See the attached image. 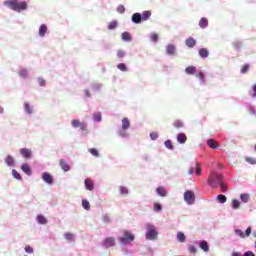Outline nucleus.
I'll return each mask as SVG.
<instances>
[{"label": "nucleus", "instance_id": "obj_1", "mask_svg": "<svg viewBox=\"0 0 256 256\" xmlns=\"http://www.w3.org/2000/svg\"><path fill=\"white\" fill-rule=\"evenodd\" d=\"M4 5L12 9V11H17V13H21V11H25L27 9V2L19 0H6L4 1Z\"/></svg>", "mask_w": 256, "mask_h": 256}, {"label": "nucleus", "instance_id": "obj_2", "mask_svg": "<svg viewBox=\"0 0 256 256\" xmlns=\"http://www.w3.org/2000/svg\"><path fill=\"white\" fill-rule=\"evenodd\" d=\"M223 181V175L213 172L208 178L210 187H217Z\"/></svg>", "mask_w": 256, "mask_h": 256}, {"label": "nucleus", "instance_id": "obj_3", "mask_svg": "<svg viewBox=\"0 0 256 256\" xmlns=\"http://www.w3.org/2000/svg\"><path fill=\"white\" fill-rule=\"evenodd\" d=\"M118 239L122 245H128V243L135 241V235L127 230H124L123 236L119 237Z\"/></svg>", "mask_w": 256, "mask_h": 256}, {"label": "nucleus", "instance_id": "obj_4", "mask_svg": "<svg viewBox=\"0 0 256 256\" xmlns=\"http://www.w3.org/2000/svg\"><path fill=\"white\" fill-rule=\"evenodd\" d=\"M147 230L148 231L146 232V239H148V241H155V239H157V235H159V233L155 229V226L148 225Z\"/></svg>", "mask_w": 256, "mask_h": 256}, {"label": "nucleus", "instance_id": "obj_5", "mask_svg": "<svg viewBox=\"0 0 256 256\" xmlns=\"http://www.w3.org/2000/svg\"><path fill=\"white\" fill-rule=\"evenodd\" d=\"M71 125L74 129L80 128V131H85L86 133H89V131L87 130V124L81 122L80 120L73 119L71 121Z\"/></svg>", "mask_w": 256, "mask_h": 256}, {"label": "nucleus", "instance_id": "obj_6", "mask_svg": "<svg viewBox=\"0 0 256 256\" xmlns=\"http://www.w3.org/2000/svg\"><path fill=\"white\" fill-rule=\"evenodd\" d=\"M184 200L186 203H188V205H193L195 203V192L187 190L184 193Z\"/></svg>", "mask_w": 256, "mask_h": 256}, {"label": "nucleus", "instance_id": "obj_7", "mask_svg": "<svg viewBox=\"0 0 256 256\" xmlns=\"http://www.w3.org/2000/svg\"><path fill=\"white\" fill-rule=\"evenodd\" d=\"M115 244H116L115 237H107L102 242V245H103V247H105V249L115 247Z\"/></svg>", "mask_w": 256, "mask_h": 256}, {"label": "nucleus", "instance_id": "obj_8", "mask_svg": "<svg viewBox=\"0 0 256 256\" xmlns=\"http://www.w3.org/2000/svg\"><path fill=\"white\" fill-rule=\"evenodd\" d=\"M235 234L240 237V239H245V237H249V235H251V226H249L245 232L241 229H235Z\"/></svg>", "mask_w": 256, "mask_h": 256}, {"label": "nucleus", "instance_id": "obj_9", "mask_svg": "<svg viewBox=\"0 0 256 256\" xmlns=\"http://www.w3.org/2000/svg\"><path fill=\"white\" fill-rule=\"evenodd\" d=\"M42 179L48 185H53V176H51V174H49L48 172L42 173Z\"/></svg>", "mask_w": 256, "mask_h": 256}, {"label": "nucleus", "instance_id": "obj_10", "mask_svg": "<svg viewBox=\"0 0 256 256\" xmlns=\"http://www.w3.org/2000/svg\"><path fill=\"white\" fill-rule=\"evenodd\" d=\"M59 165H60L62 171H65V172L71 171V166H69V164L67 163V160L60 159Z\"/></svg>", "mask_w": 256, "mask_h": 256}, {"label": "nucleus", "instance_id": "obj_11", "mask_svg": "<svg viewBox=\"0 0 256 256\" xmlns=\"http://www.w3.org/2000/svg\"><path fill=\"white\" fill-rule=\"evenodd\" d=\"M20 154L22 155V157H24L25 159H31V149L28 148H22L20 149Z\"/></svg>", "mask_w": 256, "mask_h": 256}, {"label": "nucleus", "instance_id": "obj_12", "mask_svg": "<svg viewBox=\"0 0 256 256\" xmlns=\"http://www.w3.org/2000/svg\"><path fill=\"white\" fill-rule=\"evenodd\" d=\"M200 249H202V251H204L205 253H209V243H207V241L202 240L198 243Z\"/></svg>", "mask_w": 256, "mask_h": 256}, {"label": "nucleus", "instance_id": "obj_13", "mask_svg": "<svg viewBox=\"0 0 256 256\" xmlns=\"http://www.w3.org/2000/svg\"><path fill=\"white\" fill-rule=\"evenodd\" d=\"M85 183V187L88 191H93V189H95V184L93 183V181L89 178L85 179L84 181Z\"/></svg>", "mask_w": 256, "mask_h": 256}, {"label": "nucleus", "instance_id": "obj_14", "mask_svg": "<svg viewBox=\"0 0 256 256\" xmlns=\"http://www.w3.org/2000/svg\"><path fill=\"white\" fill-rule=\"evenodd\" d=\"M131 127V122L129 121V118H123L122 119V129L123 131H127Z\"/></svg>", "mask_w": 256, "mask_h": 256}, {"label": "nucleus", "instance_id": "obj_15", "mask_svg": "<svg viewBox=\"0 0 256 256\" xmlns=\"http://www.w3.org/2000/svg\"><path fill=\"white\" fill-rule=\"evenodd\" d=\"M132 21H133V23H136V25H139V23H141V21H143L142 18H141V14L140 13H134L132 15Z\"/></svg>", "mask_w": 256, "mask_h": 256}, {"label": "nucleus", "instance_id": "obj_16", "mask_svg": "<svg viewBox=\"0 0 256 256\" xmlns=\"http://www.w3.org/2000/svg\"><path fill=\"white\" fill-rule=\"evenodd\" d=\"M199 56L202 58V59H207V57H209V50L207 48H201L199 50Z\"/></svg>", "mask_w": 256, "mask_h": 256}, {"label": "nucleus", "instance_id": "obj_17", "mask_svg": "<svg viewBox=\"0 0 256 256\" xmlns=\"http://www.w3.org/2000/svg\"><path fill=\"white\" fill-rule=\"evenodd\" d=\"M185 73L187 75H195V73H197V67H195V66H188L185 69Z\"/></svg>", "mask_w": 256, "mask_h": 256}, {"label": "nucleus", "instance_id": "obj_18", "mask_svg": "<svg viewBox=\"0 0 256 256\" xmlns=\"http://www.w3.org/2000/svg\"><path fill=\"white\" fill-rule=\"evenodd\" d=\"M185 43H186V45H187L190 49L193 48V47H195V45H197V41H196L194 38H192V37L186 39Z\"/></svg>", "mask_w": 256, "mask_h": 256}, {"label": "nucleus", "instance_id": "obj_19", "mask_svg": "<svg viewBox=\"0 0 256 256\" xmlns=\"http://www.w3.org/2000/svg\"><path fill=\"white\" fill-rule=\"evenodd\" d=\"M156 192L160 197H167V190L164 187L156 188Z\"/></svg>", "mask_w": 256, "mask_h": 256}, {"label": "nucleus", "instance_id": "obj_20", "mask_svg": "<svg viewBox=\"0 0 256 256\" xmlns=\"http://www.w3.org/2000/svg\"><path fill=\"white\" fill-rule=\"evenodd\" d=\"M209 26V20L207 18H201L199 21V27H201V29H205V27Z\"/></svg>", "mask_w": 256, "mask_h": 256}, {"label": "nucleus", "instance_id": "obj_21", "mask_svg": "<svg viewBox=\"0 0 256 256\" xmlns=\"http://www.w3.org/2000/svg\"><path fill=\"white\" fill-rule=\"evenodd\" d=\"M177 141L178 143H186L187 142V135H185V133H180L177 136Z\"/></svg>", "mask_w": 256, "mask_h": 256}, {"label": "nucleus", "instance_id": "obj_22", "mask_svg": "<svg viewBox=\"0 0 256 256\" xmlns=\"http://www.w3.org/2000/svg\"><path fill=\"white\" fill-rule=\"evenodd\" d=\"M5 163L8 165V167H13L15 165V159L13 156H7L5 159Z\"/></svg>", "mask_w": 256, "mask_h": 256}, {"label": "nucleus", "instance_id": "obj_23", "mask_svg": "<svg viewBox=\"0 0 256 256\" xmlns=\"http://www.w3.org/2000/svg\"><path fill=\"white\" fill-rule=\"evenodd\" d=\"M207 145H208V147H210L211 149H217V147H219V146L217 145V141H215L214 139H209V140L207 141Z\"/></svg>", "mask_w": 256, "mask_h": 256}, {"label": "nucleus", "instance_id": "obj_24", "mask_svg": "<svg viewBox=\"0 0 256 256\" xmlns=\"http://www.w3.org/2000/svg\"><path fill=\"white\" fill-rule=\"evenodd\" d=\"M166 53L168 55H175V46L173 44H170L166 47Z\"/></svg>", "mask_w": 256, "mask_h": 256}, {"label": "nucleus", "instance_id": "obj_25", "mask_svg": "<svg viewBox=\"0 0 256 256\" xmlns=\"http://www.w3.org/2000/svg\"><path fill=\"white\" fill-rule=\"evenodd\" d=\"M45 33H47V25L42 24L39 28L40 37H45Z\"/></svg>", "mask_w": 256, "mask_h": 256}, {"label": "nucleus", "instance_id": "obj_26", "mask_svg": "<svg viewBox=\"0 0 256 256\" xmlns=\"http://www.w3.org/2000/svg\"><path fill=\"white\" fill-rule=\"evenodd\" d=\"M150 17H151V11H144L141 15L142 21H149Z\"/></svg>", "mask_w": 256, "mask_h": 256}, {"label": "nucleus", "instance_id": "obj_27", "mask_svg": "<svg viewBox=\"0 0 256 256\" xmlns=\"http://www.w3.org/2000/svg\"><path fill=\"white\" fill-rule=\"evenodd\" d=\"M177 240L179 241V243H185L186 241V236L183 232H178L177 233Z\"/></svg>", "mask_w": 256, "mask_h": 256}, {"label": "nucleus", "instance_id": "obj_28", "mask_svg": "<svg viewBox=\"0 0 256 256\" xmlns=\"http://www.w3.org/2000/svg\"><path fill=\"white\" fill-rule=\"evenodd\" d=\"M173 126H174L176 129H183L184 124H183V121H181V120H175V121L173 122Z\"/></svg>", "mask_w": 256, "mask_h": 256}, {"label": "nucleus", "instance_id": "obj_29", "mask_svg": "<svg viewBox=\"0 0 256 256\" xmlns=\"http://www.w3.org/2000/svg\"><path fill=\"white\" fill-rule=\"evenodd\" d=\"M37 221L40 223V225H45L47 223V218H45L43 215H38Z\"/></svg>", "mask_w": 256, "mask_h": 256}, {"label": "nucleus", "instance_id": "obj_30", "mask_svg": "<svg viewBox=\"0 0 256 256\" xmlns=\"http://www.w3.org/2000/svg\"><path fill=\"white\" fill-rule=\"evenodd\" d=\"M21 169L26 173V175H31V167H29L27 164H23Z\"/></svg>", "mask_w": 256, "mask_h": 256}, {"label": "nucleus", "instance_id": "obj_31", "mask_svg": "<svg viewBox=\"0 0 256 256\" xmlns=\"http://www.w3.org/2000/svg\"><path fill=\"white\" fill-rule=\"evenodd\" d=\"M231 205L232 209H239V207H241V202H239L237 199H233Z\"/></svg>", "mask_w": 256, "mask_h": 256}, {"label": "nucleus", "instance_id": "obj_32", "mask_svg": "<svg viewBox=\"0 0 256 256\" xmlns=\"http://www.w3.org/2000/svg\"><path fill=\"white\" fill-rule=\"evenodd\" d=\"M64 237H65L66 241H73V239H75V235L71 232L65 233Z\"/></svg>", "mask_w": 256, "mask_h": 256}, {"label": "nucleus", "instance_id": "obj_33", "mask_svg": "<svg viewBox=\"0 0 256 256\" xmlns=\"http://www.w3.org/2000/svg\"><path fill=\"white\" fill-rule=\"evenodd\" d=\"M121 37L123 41H131V34L129 32H123Z\"/></svg>", "mask_w": 256, "mask_h": 256}, {"label": "nucleus", "instance_id": "obj_34", "mask_svg": "<svg viewBox=\"0 0 256 256\" xmlns=\"http://www.w3.org/2000/svg\"><path fill=\"white\" fill-rule=\"evenodd\" d=\"M82 207L86 211H89L91 209V204L87 200H82Z\"/></svg>", "mask_w": 256, "mask_h": 256}, {"label": "nucleus", "instance_id": "obj_35", "mask_svg": "<svg viewBox=\"0 0 256 256\" xmlns=\"http://www.w3.org/2000/svg\"><path fill=\"white\" fill-rule=\"evenodd\" d=\"M188 251L189 253H191L192 255H195L197 253V248L195 247V245H188Z\"/></svg>", "mask_w": 256, "mask_h": 256}, {"label": "nucleus", "instance_id": "obj_36", "mask_svg": "<svg viewBox=\"0 0 256 256\" xmlns=\"http://www.w3.org/2000/svg\"><path fill=\"white\" fill-rule=\"evenodd\" d=\"M217 200L219 201V203H227V197L223 194L218 195Z\"/></svg>", "mask_w": 256, "mask_h": 256}, {"label": "nucleus", "instance_id": "obj_37", "mask_svg": "<svg viewBox=\"0 0 256 256\" xmlns=\"http://www.w3.org/2000/svg\"><path fill=\"white\" fill-rule=\"evenodd\" d=\"M108 29L111 31L113 29H117V21H112L108 25Z\"/></svg>", "mask_w": 256, "mask_h": 256}, {"label": "nucleus", "instance_id": "obj_38", "mask_svg": "<svg viewBox=\"0 0 256 256\" xmlns=\"http://www.w3.org/2000/svg\"><path fill=\"white\" fill-rule=\"evenodd\" d=\"M89 153H91V155H93L94 157H99V151L95 148H90Z\"/></svg>", "mask_w": 256, "mask_h": 256}, {"label": "nucleus", "instance_id": "obj_39", "mask_svg": "<svg viewBox=\"0 0 256 256\" xmlns=\"http://www.w3.org/2000/svg\"><path fill=\"white\" fill-rule=\"evenodd\" d=\"M162 209H163V206H161L159 202L154 203V211L159 212V211H162Z\"/></svg>", "mask_w": 256, "mask_h": 256}, {"label": "nucleus", "instance_id": "obj_40", "mask_svg": "<svg viewBox=\"0 0 256 256\" xmlns=\"http://www.w3.org/2000/svg\"><path fill=\"white\" fill-rule=\"evenodd\" d=\"M119 191L122 195H127L129 193V190L125 186H120Z\"/></svg>", "mask_w": 256, "mask_h": 256}, {"label": "nucleus", "instance_id": "obj_41", "mask_svg": "<svg viewBox=\"0 0 256 256\" xmlns=\"http://www.w3.org/2000/svg\"><path fill=\"white\" fill-rule=\"evenodd\" d=\"M93 119H94V121H96L98 123L101 122V113L100 112L95 113L93 115Z\"/></svg>", "mask_w": 256, "mask_h": 256}, {"label": "nucleus", "instance_id": "obj_42", "mask_svg": "<svg viewBox=\"0 0 256 256\" xmlns=\"http://www.w3.org/2000/svg\"><path fill=\"white\" fill-rule=\"evenodd\" d=\"M221 188L222 193L227 192V184H225L223 181L218 184Z\"/></svg>", "mask_w": 256, "mask_h": 256}, {"label": "nucleus", "instance_id": "obj_43", "mask_svg": "<svg viewBox=\"0 0 256 256\" xmlns=\"http://www.w3.org/2000/svg\"><path fill=\"white\" fill-rule=\"evenodd\" d=\"M240 199L243 203H247L249 201V196L248 194H241Z\"/></svg>", "mask_w": 256, "mask_h": 256}, {"label": "nucleus", "instance_id": "obj_44", "mask_svg": "<svg viewBox=\"0 0 256 256\" xmlns=\"http://www.w3.org/2000/svg\"><path fill=\"white\" fill-rule=\"evenodd\" d=\"M197 79H200L202 83H205V74L203 72H199L196 74Z\"/></svg>", "mask_w": 256, "mask_h": 256}, {"label": "nucleus", "instance_id": "obj_45", "mask_svg": "<svg viewBox=\"0 0 256 256\" xmlns=\"http://www.w3.org/2000/svg\"><path fill=\"white\" fill-rule=\"evenodd\" d=\"M24 109H25L26 113H28L29 115H31V113H33V111L31 110V106L29 105V103H25V104H24Z\"/></svg>", "mask_w": 256, "mask_h": 256}, {"label": "nucleus", "instance_id": "obj_46", "mask_svg": "<svg viewBox=\"0 0 256 256\" xmlns=\"http://www.w3.org/2000/svg\"><path fill=\"white\" fill-rule=\"evenodd\" d=\"M247 71H249V64L243 65L240 69V73L242 74L247 73Z\"/></svg>", "mask_w": 256, "mask_h": 256}, {"label": "nucleus", "instance_id": "obj_47", "mask_svg": "<svg viewBox=\"0 0 256 256\" xmlns=\"http://www.w3.org/2000/svg\"><path fill=\"white\" fill-rule=\"evenodd\" d=\"M117 69H119L120 71H127V66L125 65V63H119L117 65Z\"/></svg>", "mask_w": 256, "mask_h": 256}, {"label": "nucleus", "instance_id": "obj_48", "mask_svg": "<svg viewBox=\"0 0 256 256\" xmlns=\"http://www.w3.org/2000/svg\"><path fill=\"white\" fill-rule=\"evenodd\" d=\"M164 145L167 149H173V142H171V140H166Z\"/></svg>", "mask_w": 256, "mask_h": 256}, {"label": "nucleus", "instance_id": "obj_49", "mask_svg": "<svg viewBox=\"0 0 256 256\" xmlns=\"http://www.w3.org/2000/svg\"><path fill=\"white\" fill-rule=\"evenodd\" d=\"M12 175L15 179H21V174H19L15 169L12 170Z\"/></svg>", "mask_w": 256, "mask_h": 256}, {"label": "nucleus", "instance_id": "obj_50", "mask_svg": "<svg viewBox=\"0 0 256 256\" xmlns=\"http://www.w3.org/2000/svg\"><path fill=\"white\" fill-rule=\"evenodd\" d=\"M150 39L151 41H153L154 43H156L157 39H159V35H157V33H152L150 35Z\"/></svg>", "mask_w": 256, "mask_h": 256}, {"label": "nucleus", "instance_id": "obj_51", "mask_svg": "<svg viewBox=\"0 0 256 256\" xmlns=\"http://www.w3.org/2000/svg\"><path fill=\"white\" fill-rule=\"evenodd\" d=\"M24 249L29 254L34 253L33 247H31V245H26Z\"/></svg>", "mask_w": 256, "mask_h": 256}, {"label": "nucleus", "instance_id": "obj_52", "mask_svg": "<svg viewBox=\"0 0 256 256\" xmlns=\"http://www.w3.org/2000/svg\"><path fill=\"white\" fill-rule=\"evenodd\" d=\"M247 163H250V165H256V159L248 157L246 158Z\"/></svg>", "mask_w": 256, "mask_h": 256}, {"label": "nucleus", "instance_id": "obj_53", "mask_svg": "<svg viewBox=\"0 0 256 256\" xmlns=\"http://www.w3.org/2000/svg\"><path fill=\"white\" fill-rule=\"evenodd\" d=\"M117 57H118L119 59H123V57H125V51H123V50H118V51H117Z\"/></svg>", "mask_w": 256, "mask_h": 256}, {"label": "nucleus", "instance_id": "obj_54", "mask_svg": "<svg viewBox=\"0 0 256 256\" xmlns=\"http://www.w3.org/2000/svg\"><path fill=\"white\" fill-rule=\"evenodd\" d=\"M150 137H151L152 141H155L159 137V134H157V132H152L150 134Z\"/></svg>", "mask_w": 256, "mask_h": 256}, {"label": "nucleus", "instance_id": "obj_55", "mask_svg": "<svg viewBox=\"0 0 256 256\" xmlns=\"http://www.w3.org/2000/svg\"><path fill=\"white\" fill-rule=\"evenodd\" d=\"M117 11H118L119 13H121V14L125 13V6L119 5V6L117 7Z\"/></svg>", "mask_w": 256, "mask_h": 256}, {"label": "nucleus", "instance_id": "obj_56", "mask_svg": "<svg viewBox=\"0 0 256 256\" xmlns=\"http://www.w3.org/2000/svg\"><path fill=\"white\" fill-rule=\"evenodd\" d=\"M195 167H196V175L198 176L201 175V167L197 162L195 163Z\"/></svg>", "mask_w": 256, "mask_h": 256}, {"label": "nucleus", "instance_id": "obj_57", "mask_svg": "<svg viewBox=\"0 0 256 256\" xmlns=\"http://www.w3.org/2000/svg\"><path fill=\"white\" fill-rule=\"evenodd\" d=\"M38 84L40 85V87H45V79L38 78Z\"/></svg>", "mask_w": 256, "mask_h": 256}, {"label": "nucleus", "instance_id": "obj_58", "mask_svg": "<svg viewBox=\"0 0 256 256\" xmlns=\"http://www.w3.org/2000/svg\"><path fill=\"white\" fill-rule=\"evenodd\" d=\"M20 77H23L24 79L27 77V70H21L19 72Z\"/></svg>", "mask_w": 256, "mask_h": 256}, {"label": "nucleus", "instance_id": "obj_59", "mask_svg": "<svg viewBox=\"0 0 256 256\" xmlns=\"http://www.w3.org/2000/svg\"><path fill=\"white\" fill-rule=\"evenodd\" d=\"M195 164L193 166L190 167L189 171H188V175H193V173H195Z\"/></svg>", "mask_w": 256, "mask_h": 256}, {"label": "nucleus", "instance_id": "obj_60", "mask_svg": "<svg viewBox=\"0 0 256 256\" xmlns=\"http://www.w3.org/2000/svg\"><path fill=\"white\" fill-rule=\"evenodd\" d=\"M103 221L104 223H111V218H109V216H104Z\"/></svg>", "mask_w": 256, "mask_h": 256}, {"label": "nucleus", "instance_id": "obj_61", "mask_svg": "<svg viewBox=\"0 0 256 256\" xmlns=\"http://www.w3.org/2000/svg\"><path fill=\"white\" fill-rule=\"evenodd\" d=\"M243 256H255V253H253L252 251H247L244 253Z\"/></svg>", "mask_w": 256, "mask_h": 256}, {"label": "nucleus", "instance_id": "obj_62", "mask_svg": "<svg viewBox=\"0 0 256 256\" xmlns=\"http://www.w3.org/2000/svg\"><path fill=\"white\" fill-rule=\"evenodd\" d=\"M252 97H256V84L253 86Z\"/></svg>", "mask_w": 256, "mask_h": 256}, {"label": "nucleus", "instance_id": "obj_63", "mask_svg": "<svg viewBox=\"0 0 256 256\" xmlns=\"http://www.w3.org/2000/svg\"><path fill=\"white\" fill-rule=\"evenodd\" d=\"M232 256H241V254L239 252H233Z\"/></svg>", "mask_w": 256, "mask_h": 256}, {"label": "nucleus", "instance_id": "obj_64", "mask_svg": "<svg viewBox=\"0 0 256 256\" xmlns=\"http://www.w3.org/2000/svg\"><path fill=\"white\" fill-rule=\"evenodd\" d=\"M4 111H5V110L3 109V107L0 106V114H3Z\"/></svg>", "mask_w": 256, "mask_h": 256}]
</instances>
